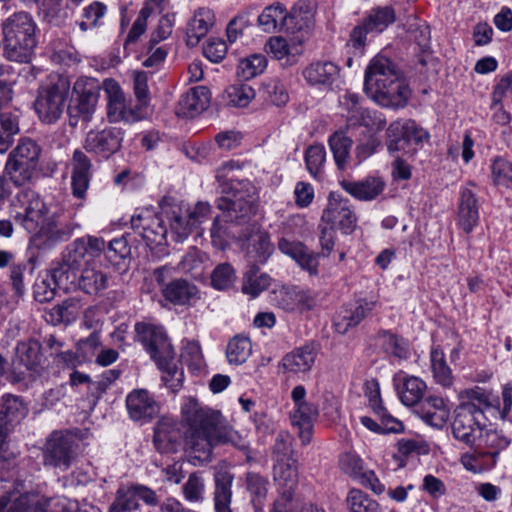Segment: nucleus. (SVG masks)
Here are the masks:
<instances>
[{
	"label": "nucleus",
	"mask_w": 512,
	"mask_h": 512,
	"mask_svg": "<svg viewBox=\"0 0 512 512\" xmlns=\"http://www.w3.org/2000/svg\"><path fill=\"white\" fill-rule=\"evenodd\" d=\"M185 427L184 444L190 457L206 462L211 458L214 445L237 444L239 435L231 428L220 426L221 414L201 405L195 397H186L181 407Z\"/></svg>",
	"instance_id": "obj_1"
},
{
	"label": "nucleus",
	"mask_w": 512,
	"mask_h": 512,
	"mask_svg": "<svg viewBox=\"0 0 512 512\" xmlns=\"http://www.w3.org/2000/svg\"><path fill=\"white\" fill-rule=\"evenodd\" d=\"M222 191L227 194L217 199V208L222 214L214 218L210 229L212 243L219 249L225 248L230 235L234 236L222 222L247 224L256 214L259 201L256 187L248 180H231Z\"/></svg>",
	"instance_id": "obj_2"
},
{
	"label": "nucleus",
	"mask_w": 512,
	"mask_h": 512,
	"mask_svg": "<svg viewBox=\"0 0 512 512\" xmlns=\"http://www.w3.org/2000/svg\"><path fill=\"white\" fill-rule=\"evenodd\" d=\"M458 399L459 404L453 412L452 435L467 447H480L487 426L485 413L493 407L490 393L476 386L461 390Z\"/></svg>",
	"instance_id": "obj_3"
},
{
	"label": "nucleus",
	"mask_w": 512,
	"mask_h": 512,
	"mask_svg": "<svg viewBox=\"0 0 512 512\" xmlns=\"http://www.w3.org/2000/svg\"><path fill=\"white\" fill-rule=\"evenodd\" d=\"M4 53L15 62H28L36 46L35 23L27 12H16L2 24Z\"/></svg>",
	"instance_id": "obj_4"
},
{
	"label": "nucleus",
	"mask_w": 512,
	"mask_h": 512,
	"mask_svg": "<svg viewBox=\"0 0 512 512\" xmlns=\"http://www.w3.org/2000/svg\"><path fill=\"white\" fill-rule=\"evenodd\" d=\"M70 90L68 77L52 74L48 82L41 86L35 101V110L40 119L46 123H54L62 115Z\"/></svg>",
	"instance_id": "obj_5"
},
{
	"label": "nucleus",
	"mask_w": 512,
	"mask_h": 512,
	"mask_svg": "<svg viewBox=\"0 0 512 512\" xmlns=\"http://www.w3.org/2000/svg\"><path fill=\"white\" fill-rule=\"evenodd\" d=\"M77 444L75 438L62 431L52 432L43 448V464L48 467L67 471L76 458Z\"/></svg>",
	"instance_id": "obj_6"
},
{
	"label": "nucleus",
	"mask_w": 512,
	"mask_h": 512,
	"mask_svg": "<svg viewBox=\"0 0 512 512\" xmlns=\"http://www.w3.org/2000/svg\"><path fill=\"white\" fill-rule=\"evenodd\" d=\"M100 85L93 78L79 79L74 85L76 100L68 106L69 123L76 126L79 120L88 122L95 111L100 94Z\"/></svg>",
	"instance_id": "obj_7"
},
{
	"label": "nucleus",
	"mask_w": 512,
	"mask_h": 512,
	"mask_svg": "<svg viewBox=\"0 0 512 512\" xmlns=\"http://www.w3.org/2000/svg\"><path fill=\"white\" fill-rule=\"evenodd\" d=\"M364 90L367 96L378 105L394 109L405 107L411 95L404 75L379 83V87L378 85L366 86Z\"/></svg>",
	"instance_id": "obj_8"
},
{
	"label": "nucleus",
	"mask_w": 512,
	"mask_h": 512,
	"mask_svg": "<svg viewBox=\"0 0 512 512\" xmlns=\"http://www.w3.org/2000/svg\"><path fill=\"white\" fill-rule=\"evenodd\" d=\"M108 274L96 263H87L80 271L71 274L67 286H58L65 291H81L87 295L96 296L107 289Z\"/></svg>",
	"instance_id": "obj_9"
},
{
	"label": "nucleus",
	"mask_w": 512,
	"mask_h": 512,
	"mask_svg": "<svg viewBox=\"0 0 512 512\" xmlns=\"http://www.w3.org/2000/svg\"><path fill=\"white\" fill-rule=\"evenodd\" d=\"M84 246V238L76 239L67 246L63 253L62 262L51 271V280L56 286H67L71 274L80 271L87 263L88 253Z\"/></svg>",
	"instance_id": "obj_10"
},
{
	"label": "nucleus",
	"mask_w": 512,
	"mask_h": 512,
	"mask_svg": "<svg viewBox=\"0 0 512 512\" xmlns=\"http://www.w3.org/2000/svg\"><path fill=\"white\" fill-rule=\"evenodd\" d=\"M429 138V134L415 121H394L387 129V148L389 152L405 151L410 142L416 144Z\"/></svg>",
	"instance_id": "obj_11"
},
{
	"label": "nucleus",
	"mask_w": 512,
	"mask_h": 512,
	"mask_svg": "<svg viewBox=\"0 0 512 512\" xmlns=\"http://www.w3.org/2000/svg\"><path fill=\"white\" fill-rule=\"evenodd\" d=\"M295 12L288 13L283 4L276 2L267 6L258 16V25L264 32L285 31L295 33L301 27L297 25Z\"/></svg>",
	"instance_id": "obj_12"
},
{
	"label": "nucleus",
	"mask_w": 512,
	"mask_h": 512,
	"mask_svg": "<svg viewBox=\"0 0 512 512\" xmlns=\"http://www.w3.org/2000/svg\"><path fill=\"white\" fill-rule=\"evenodd\" d=\"M102 88L107 99V117L110 122H134L136 113L127 107L126 98L118 82L114 79H105Z\"/></svg>",
	"instance_id": "obj_13"
},
{
	"label": "nucleus",
	"mask_w": 512,
	"mask_h": 512,
	"mask_svg": "<svg viewBox=\"0 0 512 512\" xmlns=\"http://www.w3.org/2000/svg\"><path fill=\"white\" fill-rule=\"evenodd\" d=\"M323 223L338 226L345 234H350L356 226V216L349 201L337 193H330L327 208L321 218Z\"/></svg>",
	"instance_id": "obj_14"
},
{
	"label": "nucleus",
	"mask_w": 512,
	"mask_h": 512,
	"mask_svg": "<svg viewBox=\"0 0 512 512\" xmlns=\"http://www.w3.org/2000/svg\"><path fill=\"white\" fill-rule=\"evenodd\" d=\"M395 20V12L391 7H379L369 14L362 24L356 26L351 33L354 47L364 45L365 37L371 32H382Z\"/></svg>",
	"instance_id": "obj_15"
},
{
	"label": "nucleus",
	"mask_w": 512,
	"mask_h": 512,
	"mask_svg": "<svg viewBox=\"0 0 512 512\" xmlns=\"http://www.w3.org/2000/svg\"><path fill=\"white\" fill-rule=\"evenodd\" d=\"M21 205L15 218L29 232H35L43 221L44 203L33 191H23L17 198Z\"/></svg>",
	"instance_id": "obj_16"
},
{
	"label": "nucleus",
	"mask_w": 512,
	"mask_h": 512,
	"mask_svg": "<svg viewBox=\"0 0 512 512\" xmlns=\"http://www.w3.org/2000/svg\"><path fill=\"white\" fill-rule=\"evenodd\" d=\"M131 225L148 245H160L167 235L162 218L149 210L133 215Z\"/></svg>",
	"instance_id": "obj_17"
},
{
	"label": "nucleus",
	"mask_w": 512,
	"mask_h": 512,
	"mask_svg": "<svg viewBox=\"0 0 512 512\" xmlns=\"http://www.w3.org/2000/svg\"><path fill=\"white\" fill-rule=\"evenodd\" d=\"M121 142L122 133L119 129L90 131L85 138L84 148L87 152L108 158L120 149Z\"/></svg>",
	"instance_id": "obj_18"
},
{
	"label": "nucleus",
	"mask_w": 512,
	"mask_h": 512,
	"mask_svg": "<svg viewBox=\"0 0 512 512\" xmlns=\"http://www.w3.org/2000/svg\"><path fill=\"white\" fill-rule=\"evenodd\" d=\"M28 409L20 397L4 395L0 410V436H8L27 415Z\"/></svg>",
	"instance_id": "obj_19"
},
{
	"label": "nucleus",
	"mask_w": 512,
	"mask_h": 512,
	"mask_svg": "<svg viewBox=\"0 0 512 512\" xmlns=\"http://www.w3.org/2000/svg\"><path fill=\"white\" fill-rule=\"evenodd\" d=\"M158 369L163 373L162 381L173 393L177 392L183 382L181 357L178 354H151Z\"/></svg>",
	"instance_id": "obj_20"
},
{
	"label": "nucleus",
	"mask_w": 512,
	"mask_h": 512,
	"mask_svg": "<svg viewBox=\"0 0 512 512\" xmlns=\"http://www.w3.org/2000/svg\"><path fill=\"white\" fill-rule=\"evenodd\" d=\"M71 187L76 198L83 199L89 187L92 164L87 155L76 149L72 156Z\"/></svg>",
	"instance_id": "obj_21"
},
{
	"label": "nucleus",
	"mask_w": 512,
	"mask_h": 512,
	"mask_svg": "<svg viewBox=\"0 0 512 512\" xmlns=\"http://www.w3.org/2000/svg\"><path fill=\"white\" fill-rule=\"evenodd\" d=\"M278 248L282 253L294 259L296 263L310 275L318 274V255L309 250L301 242L282 238L278 242Z\"/></svg>",
	"instance_id": "obj_22"
},
{
	"label": "nucleus",
	"mask_w": 512,
	"mask_h": 512,
	"mask_svg": "<svg viewBox=\"0 0 512 512\" xmlns=\"http://www.w3.org/2000/svg\"><path fill=\"white\" fill-rule=\"evenodd\" d=\"M403 76L399 67L389 58L378 55L369 63L365 71L364 87L378 85L391 79Z\"/></svg>",
	"instance_id": "obj_23"
},
{
	"label": "nucleus",
	"mask_w": 512,
	"mask_h": 512,
	"mask_svg": "<svg viewBox=\"0 0 512 512\" xmlns=\"http://www.w3.org/2000/svg\"><path fill=\"white\" fill-rule=\"evenodd\" d=\"M126 406L131 419L134 421L152 418L159 410L158 404L145 389H138L129 393Z\"/></svg>",
	"instance_id": "obj_24"
},
{
	"label": "nucleus",
	"mask_w": 512,
	"mask_h": 512,
	"mask_svg": "<svg viewBox=\"0 0 512 512\" xmlns=\"http://www.w3.org/2000/svg\"><path fill=\"white\" fill-rule=\"evenodd\" d=\"M266 48L267 52L280 61L281 65L284 67L296 64L300 55L303 53L300 42L292 41L288 43L286 39L281 36L270 37L266 43Z\"/></svg>",
	"instance_id": "obj_25"
},
{
	"label": "nucleus",
	"mask_w": 512,
	"mask_h": 512,
	"mask_svg": "<svg viewBox=\"0 0 512 512\" xmlns=\"http://www.w3.org/2000/svg\"><path fill=\"white\" fill-rule=\"evenodd\" d=\"M135 330L137 340L150 352H170L172 350V345L162 328L137 323Z\"/></svg>",
	"instance_id": "obj_26"
},
{
	"label": "nucleus",
	"mask_w": 512,
	"mask_h": 512,
	"mask_svg": "<svg viewBox=\"0 0 512 512\" xmlns=\"http://www.w3.org/2000/svg\"><path fill=\"white\" fill-rule=\"evenodd\" d=\"M479 220L478 201L471 188L465 187L460 194L458 223L464 232L470 233Z\"/></svg>",
	"instance_id": "obj_27"
},
{
	"label": "nucleus",
	"mask_w": 512,
	"mask_h": 512,
	"mask_svg": "<svg viewBox=\"0 0 512 512\" xmlns=\"http://www.w3.org/2000/svg\"><path fill=\"white\" fill-rule=\"evenodd\" d=\"M211 99L210 91L205 86H197L181 96L179 100V114L193 117L206 110Z\"/></svg>",
	"instance_id": "obj_28"
},
{
	"label": "nucleus",
	"mask_w": 512,
	"mask_h": 512,
	"mask_svg": "<svg viewBox=\"0 0 512 512\" xmlns=\"http://www.w3.org/2000/svg\"><path fill=\"white\" fill-rule=\"evenodd\" d=\"M318 417V407L311 402H302L295 406L292 414V423L299 428V437L302 444L311 441L313 424Z\"/></svg>",
	"instance_id": "obj_29"
},
{
	"label": "nucleus",
	"mask_w": 512,
	"mask_h": 512,
	"mask_svg": "<svg viewBox=\"0 0 512 512\" xmlns=\"http://www.w3.org/2000/svg\"><path fill=\"white\" fill-rule=\"evenodd\" d=\"M339 67L330 61L316 62L303 70V76L310 85H332L339 76Z\"/></svg>",
	"instance_id": "obj_30"
},
{
	"label": "nucleus",
	"mask_w": 512,
	"mask_h": 512,
	"mask_svg": "<svg viewBox=\"0 0 512 512\" xmlns=\"http://www.w3.org/2000/svg\"><path fill=\"white\" fill-rule=\"evenodd\" d=\"M233 480V474L228 471L220 470L215 473L213 498L215 512H233L231 508Z\"/></svg>",
	"instance_id": "obj_31"
},
{
	"label": "nucleus",
	"mask_w": 512,
	"mask_h": 512,
	"mask_svg": "<svg viewBox=\"0 0 512 512\" xmlns=\"http://www.w3.org/2000/svg\"><path fill=\"white\" fill-rule=\"evenodd\" d=\"M180 438L181 433L175 422L162 419L157 423L154 431V445L160 452L175 451Z\"/></svg>",
	"instance_id": "obj_32"
},
{
	"label": "nucleus",
	"mask_w": 512,
	"mask_h": 512,
	"mask_svg": "<svg viewBox=\"0 0 512 512\" xmlns=\"http://www.w3.org/2000/svg\"><path fill=\"white\" fill-rule=\"evenodd\" d=\"M420 413L423 421L435 428H442L450 416V410L443 398L437 396L425 399Z\"/></svg>",
	"instance_id": "obj_33"
},
{
	"label": "nucleus",
	"mask_w": 512,
	"mask_h": 512,
	"mask_svg": "<svg viewBox=\"0 0 512 512\" xmlns=\"http://www.w3.org/2000/svg\"><path fill=\"white\" fill-rule=\"evenodd\" d=\"M214 24V14L206 7L199 8L187 27V45L194 47L207 35L209 28Z\"/></svg>",
	"instance_id": "obj_34"
},
{
	"label": "nucleus",
	"mask_w": 512,
	"mask_h": 512,
	"mask_svg": "<svg viewBox=\"0 0 512 512\" xmlns=\"http://www.w3.org/2000/svg\"><path fill=\"white\" fill-rule=\"evenodd\" d=\"M384 182L380 178H367L363 181H347L341 182L342 188L361 201H369L376 198L384 189Z\"/></svg>",
	"instance_id": "obj_35"
},
{
	"label": "nucleus",
	"mask_w": 512,
	"mask_h": 512,
	"mask_svg": "<svg viewBox=\"0 0 512 512\" xmlns=\"http://www.w3.org/2000/svg\"><path fill=\"white\" fill-rule=\"evenodd\" d=\"M273 476L277 486V493L296 492L298 487L297 460L274 463Z\"/></svg>",
	"instance_id": "obj_36"
},
{
	"label": "nucleus",
	"mask_w": 512,
	"mask_h": 512,
	"mask_svg": "<svg viewBox=\"0 0 512 512\" xmlns=\"http://www.w3.org/2000/svg\"><path fill=\"white\" fill-rule=\"evenodd\" d=\"M162 294L171 303L184 305L198 297V289L186 280L177 279L163 287Z\"/></svg>",
	"instance_id": "obj_37"
},
{
	"label": "nucleus",
	"mask_w": 512,
	"mask_h": 512,
	"mask_svg": "<svg viewBox=\"0 0 512 512\" xmlns=\"http://www.w3.org/2000/svg\"><path fill=\"white\" fill-rule=\"evenodd\" d=\"M163 212L170 222L171 233L175 241H184L195 227L194 222L188 217V212L183 215L182 209L177 205L169 209L163 208Z\"/></svg>",
	"instance_id": "obj_38"
},
{
	"label": "nucleus",
	"mask_w": 512,
	"mask_h": 512,
	"mask_svg": "<svg viewBox=\"0 0 512 512\" xmlns=\"http://www.w3.org/2000/svg\"><path fill=\"white\" fill-rule=\"evenodd\" d=\"M81 311V302L76 298H69L55 305L47 312V321L53 325L70 324L74 322Z\"/></svg>",
	"instance_id": "obj_39"
},
{
	"label": "nucleus",
	"mask_w": 512,
	"mask_h": 512,
	"mask_svg": "<svg viewBox=\"0 0 512 512\" xmlns=\"http://www.w3.org/2000/svg\"><path fill=\"white\" fill-rule=\"evenodd\" d=\"M245 485L254 509L256 512H262L269 490L268 478L256 472H248L245 477Z\"/></svg>",
	"instance_id": "obj_40"
},
{
	"label": "nucleus",
	"mask_w": 512,
	"mask_h": 512,
	"mask_svg": "<svg viewBox=\"0 0 512 512\" xmlns=\"http://www.w3.org/2000/svg\"><path fill=\"white\" fill-rule=\"evenodd\" d=\"M511 443V440L506 437L502 432L497 430H484L483 436L480 441L483 451L481 456H487L492 459V464L495 465L498 456L502 450H505Z\"/></svg>",
	"instance_id": "obj_41"
},
{
	"label": "nucleus",
	"mask_w": 512,
	"mask_h": 512,
	"mask_svg": "<svg viewBox=\"0 0 512 512\" xmlns=\"http://www.w3.org/2000/svg\"><path fill=\"white\" fill-rule=\"evenodd\" d=\"M373 302L359 303L354 310L341 312L335 319V329L345 334L350 328L357 326L373 309Z\"/></svg>",
	"instance_id": "obj_42"
},
{
	"label": "nucleus",
	"mask_w": 512,
	"mask_h": 512,
	"mask_svg": "<svg viewBox=\"0 0 512 512\" xmlns=\"http://www.w3.org/2000/svg\"><path fill=\"white\" fill-rule=\"evenodd\" d=\"M352 143V139L346 136L344 131H336L329 138V146L335 164L340 170L345 169L348 165Z\"/></svg>",
	"instance_id": "obj_43"
},
{
	"label": "nucleus",
	"mask_w": 512,
	"mask_h": 512,
	"mask_svg": "<svg viewBox=\"0 0 512 512\" xmlns=\"http://www.w3.org/2000/svg\"><path fill=\"white\" fill-rule=\"evenodd\" d=\"M0 512H46L44 504H29L26 496L4 493L0 495Z\"/></svg>",
	"instance_id": "obj_44"
},
{
	"label": "nucleus",
	"mask_w": 512,
	"mask_h": 512,
	"mask_svg": "<svg viewBox=\"0 0 512 512\" xmlns=\"http://www.w3.org/2000/svg\"><path fill=\"white\" fill-rule=\"evenodd\" d=\"M20 132L18 116L11 112L0 115V153L8 151L14 137Z\"/></svg>",
	"instance_id": "obj_45"
},
{
	"label": "nucleus",
	"mask_w": 512,
	"mask_h": 512,
	"mask_svg": "<svg viewBox=\"0 0 512 512\" xmlns=\"http://www.w3.org/2000/svg\"><path fill=\"white\" fill-rule=\"evenodd\" d=\"M270 281L268 274L260 273L258 267L253 265L243 277L242 292L251 297H257L270 286Z\"/></svg>",
	"instance_id": "obj_46"
},
{
	"label": "nucleus",
	"mask_w": 512,
	"mask_h": 512,
	"mask_svg": "<svg viewBox=\"0 0 512 512\" xmlns=\"http://www.w3.org/2000/svg\"><path fill=\"white\" fill-rule=\"evenodd\" d=\"M267 66L266 57L262 54H253L239 61L237 75L243 80H249L264 72Z\"/></svg>",
	"instance_id": "obj_47"
},
{
	"label": "nucleus",
	"mask_w": 512,
	"mask_h": 512,
	"mask_svg": "<svg viewBox=\"0 0 512 512\" xmlns=\"http://www.w3.org/2000/svg\"><path fill=\"white\" fill-rule=\"evenodd\" d=\"M426 384L417 377H408L404 380L399 392L402 403L406 406L417 404L423 397Z\"/></svg>",
	"instance_id": "obj_48"
},
{
	"label": "nucleus",
	"mask_w": 512,
	"mask_h": 512,
	"mask_svg": "<svg viewBox=\"0 0 512 512\" xmlns=\"http://www.w3.org/2000/svg\"><path fill=\"white\" fill-rule=\"evenodd\" d=\"M346 501L350 512H381L378 502L359 489H351Z\"/></svg>",
	"instance_id": "obj_49"
},
{
	"label": "nucleus",
	"mask_w": 512,
	"mask_h": 512,
	"mask_svg": "<svg viewBox=\"0 0 512 512\" xmlns=\"http://www.w3.org/2000/svg\"><path fill=\"white\" fill-rule=\"evenodd\" d=\"M35 169L36 167L25 162L9 158L5 166V173L16 186H22L32 178Z\"/></svg>",
	"instance_id": "obj_50"
},
{
	"label": "nucleus",
	"mask_w": 512,
	"mask_h": 512,
	"mask_svg": "<svg viewBox=\"0 0 512 512\" xmlns=\"http://www.w3.org/2000/svg\"><path fill=\"white\" fill-rule=\"evenodd\" d=\"M39 156L40 148L36 142L31 139H22L9 158L37 167Z\"/></svg>",
	"instance_id": "obj_51"
},
{
	"label": "nucleus",
	"mask_w": 512,
	"mask_h": 512,
	"mask_svg": "<svg viewBox=\"0 0 512 512\" xmlns=\"http://www.w3.org/2000/svg\"><path fill=\"white\" fill-rule=\"evenodd\" d=\"M305 503L296 492L278 493L270 512H304Z\"/></svg>",
	"instance_id": "obj_52"
},
{
	"label": "nucleus",
	"mask_w": 512,
	"mask_h": 512,
	"mask_svg": "<svg viewBox=\"0 0 512 512\" xmlns=\"http://www.w3.org/2000/svg\"><path fill=\"white\" fill-rule=\"evenodd\" d=\"M235 281V270L227 262L217 265L211 274V285L217 290H227L234 285Z\"/></svg>",
	"instance_id": "obj_53"
},
{
	"label": "nucleus",
	"mask_w": 512,
	"mask_h": 512,
	"mask_svg": "<svg viewBox=\"0 0 512 512\" xmlns=\"http://www.w3.org/2000/svg\"><path fill=\"white\" fill-rule=\"evenodd\" d=\"M374 341V347L376 349L383 350L384 352L408 349V342L404 338L387 330L379 331L375 336Z\"/></svg>",
	"instance_id": "obj_54"
},
{
	"label": "nucleus",
	"mask_w": 512,
	"mask_h": 512,
	"mask_svg": "<svg viewBox=\"0 0 512 512\" xmlns=\"http://www.w3.org/2000/svg\"><path fill=\"white\" fill-rule=\"evenodd\" d=\"M228 104L234 107H246L255 97L254 89L248 84H235L226 89Z\"/></svg>",
	"instance_id": "obj_55"
},
{
	"label": "nucleus",
	"mask_w": 512,
	"mask_h": 512,
	"mask_svg": "<svg viewBox=\"0 0 512 512\" xmlns=\"http://www.w3.org/2000/svg\"><path fill=\"white\" fill-rule=\"evenodd\" d=\"M206 258L205 253L196 247H191L178 263V270L183 273H191L194 276L200 275Z\"/></svg>",
	"instance_id": "obj_56"
},
{
	"label": "nucleus",
	"mask_w": 512,
	"mask_h": 512,
	"mask_svg": "<svg viewBox=\"0 0 512 512\" xmlns=\"http://www.w3.org/2000/svg\"><path fill=\"white\" fill-rule=\"evenodd\" d=\"M313 364V354H285L281 361L283 370L293 373L307 372Z\"/></svg>",
	"instance_id": "obj_57"
},
{
	"label": "nucleus",
	"mask_w": 512,
	"mask_h": 512,
	"mask_svg": "<svg viewBox=\"0 0 512 512\" xmlns=\"http://www.w3.org/2000/svg\"><path fill=\"white\" fill-rule=\"evenodd\" d=\"M359 97L355 94L349 95L348 100L351 106L348 107L347 127L369 126L371 124V116L368 110L358 106Z\"/></svg>",
	"instance_id": "obj_58"
},
{
	"label": "nucleus",
	"mask_w": 512,
	"mask_h": 512,
	"mask_svg": "<svg viewBox=\"0 0 512 512\" xmlns=\"http://www.w3.org/2000/svg\"><path fill=\"white\" fill-rule=\"evenodd\" d=\"M492 180L495 185L512 188V163L496 158L491 165Z\"/></svg>",
	"instance_id": "obj_59"
},
{
	"label": "nucleus",
	"mask_w": 512,
	"mask_h": 512,
	"mask_svg": "<svg viewBox=\"0 0 512 512\" xmlns=\"http://www.w3.org/2000/svg\"><path fill=\"white\" fill-rule=\"evenodd\" d=\"M504 101L508 106L512 105V72L499 80L492 94V104L494 106L502 104Z\"/></svg>",
	"instance_id": "obj_60"
},
{
	"label": "nucleus",
	"mask_w": 512,
	"mask_h": 512,
	"mask_svg": "<svg viewBox=\"0 0 512 512\" xmlns=\"http://www.w3.org/2000/svg\"><path fill=\"white\" fill-rule=\"evenodd\" d=\"M106 6L101 2H94L83 11V18L79 23L81 30L86 31L98 25L99 20L105 15Z\"/></svg>",
	"instance_id": "obj_61"
},
{
	"label": "nucleus",
	"mask_w": 512,
	"mask_h": 512,
	"mask_svg": "<svg viewBox=\"0 0 512 512\" xmlns=\"http://www.w3.org/2000/svg\"><path fill=\"white\" fill-rule=\"evenodd\" d=\"M326 159V152L323 145H312L305 153V161L308 171L311 175L316 176Z\"/></svg>",
	"instance_id": "obj_62"
},
{
	"label": "nucleus",
	"mask_w": 512,
	"mask_h": 512,
	"mask_svg": "<svg viewBox=\"0 0 512 512\" xmlns=\"http://www.w3.org/2000/svg\"><path fill=\"white\" fill-rule=\"evenodd\" d=\"M270 101L276 106L285 105L289 100L287 89L279 79H271L264 85Z\"/></svg>",
	"instance_id": "obj_63"
},
{
	"label": "nucleus",
	"mask_w": 512,
	"mask_h": 512,
	"mask_svg": "<svg viewBox=\"0 0 512 512\" xmlns=\"http://www.w3.org/2000/svg\"><path fill=\"white\" fill-rule=\"evenodd\" d=\"M344 472L355 478L357 481L368 471L365 468L363 460L355 454L346 453L340 460Z\"/></svg>",
	"instance_id": "obj_64"
}]
</instances>
